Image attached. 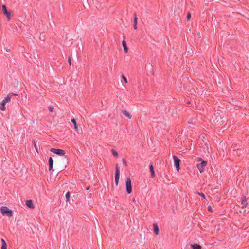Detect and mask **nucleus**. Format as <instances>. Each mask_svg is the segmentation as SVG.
Masks as SVG:
<instances>
[{"mask_svg": "<svg viewBox=\"0 0 249 249\" xmlns=\"http://www.w3.org/2000/svg\"><path fill=\"white\" fill-rule=\"evenodd\" d=\"M0 213L3 216L9 217H12L13 214L12 210L5 206H2L0 208Z\"/></svg>", "mask_w": 249, "mask_h": 249, "instance_id": "obj_1", "label": "nucleus"}, {"mask_svg": "<svg viewBox=\"0 0 249 249\" xmlns=\"http://www.w3.org/2000/svg\"><path fill=\"white\" fill-rule=\"evenodd\" d=\"M126 188L128 194L132 192V184L130 178H127L126 180Z\"/></svg>", "mask_w": 249, "mask_h": 249, "instance_id": "obj_2", "label": "nucleus"}, {"mask_svg": "<svg viewBox=\"0 0 249 249\" xmlns=\"http://www.w3.org/2000/svg\"><path fill=\"white\" fill-rule=\"evenodd\" d=\"M50 151L60 156H63L65 154V152L63 149L51 148Z\"/></svg>", "mask_w": 249, "mask_h": 249, "instance_id": "obj_3", "label": "nucleus"}, {"mask_svg": "<svg viewBox=\"0 0 249 249\" xmlns=\"http://www.w3.org/2000/svg\"><path fill=\"white\" fill-rule=\"evenodd\" d=\"M120 178V170L118 165H116L115 175V180L116 186L118 185L119 180Z\"/></svg>", "mask_w": 249, "mask_h": 249, "instance_id": "obj_4", "label": "nucleus"}, {"mask_svg": "<svg viewBox=\"0 0 249 249\" xmlns=\"http://www.w3.org/2000/svg\"><path fill=\"white\" fill-rule=\"evenodd\" d=\"M207 164V161H202L199 164L197 165V167L199 170L200 172L202 173L204 171V168L206 166Z\"/></svg>", "mask_w": 249, "mask_h": 249, "instance_id": "obj_5", "label": "nucleus"}, {"mask_svg": "<svg viewBox=\"0 0 249 249\" xmlns=\"http://www.w3.org/2000/svg\"><path fill=\"white\" fill-rule=\"evenodd\" d=\"M2 11L3 14L6 16L8 20H10L11 18V12H9L7 10L6 7L5 5H3L2 6Z\"/></svg>", "mask_w": 249, "mask_h": 249, "instance_id": "obj_6", "label": "nucleus"}, {"mask_svg": "<svg viewBox=\"0 0 249 249\" xmlns=\"http://www.w3.org/2000/svg\"><path fill=\"white\" fill-rule=\"evenodd\" d=\"M173 159L174 160V163L175 165L176 166V169L177 171H179V162H180V160L176 156H173Z\"/></svg>", "mask_w": 249, "mask_h": 249, "instance_id": "obj_7", "label": "nucleus"}, {"mask_svg": "<svg viewBox=\"0 0 249 249\" xmlns=\"http://www.w3.org/2000/svg\"><path fill=\"white\" fill-rule=\"evenodd\" d=\"M122 45H123V47L124 48V51L125 53H127L128 52V48L127 46V44H126V42L125 41V36H124V40L122 42Z\"/></svg>", "mask_w": 249, "mask_h": 249, "instance_id": "obj_8", "label": "nucleus"}, {"mask_svg": "<svg viewBox=\"0 0 249 249\" xmlns=\"http://www.w3.org/2000/svg\"><path fill=\"white\" fill-rule=\"evenodd\" d=\"M122 113L126 117H127L129 119H131L132 118V115L131 114L129 113L127 111H126V110H124L122 111Z\"/></svg>", "mask_w": 249, "mask_h": 249, "instance_id": "obj_9", "label": "nucleus"}, {"mask_svg": "<svg viewBox=\"0 0 249 249\" xmlns=\"http://www.w3.org/2000/svg\"><path fill=\"white\" fill-rule=\"evenodd\" d=\"M26 205L30 208H34V205L33 203V202L31 200H27L26 202Z\"/></svg>", "mask_w": 249, "mask_h": 249, "instance_id": "obj_10", "label": "nucleus"}, {"mask_svg": "<svg viewBox=\"0 0 249 249\" xmlns=\"http://www.w3.org/2000/svg\"><path fill=\"white\" fill-rule=\"evenodd\" d=\"M153 230L155 233L156 235H158L159 234V228L158 225L156 223L153 224Z\"/></svg>", "mask_w": 249, "mask_h": 249, "instance_id": "obj_11", "label": "nucleus"}, {"mask_svg": "<svg viewBox=\"0 0 249 249\" xmlns=\"http://www.w3.org/2000/svg\"><path fill=\"white\" fill-rule=\"evenodd\" d=\"M137 17L136 14H134V28L135 30H137Z\"/></svg>", "mask_w": 249, "mask_h": 249, "instance_id": "obj_12", "label": "nucleus"}, {"mask_svg": "<svg viewBox=\"0 0 249 249\" xmlns=\"http://www.w3.org/2000/svg\"><path fill=\"white\" fill-rule=\"evenodd\" d=\"M53 160L52 157H50L49 159V170H51L53 168Z\"/></svg>", "mask_w": 249, "mask_h": 249, "instance_id": "obj_13", "label": "nucleus"}, {"mask_svg": "<svg viewBox=\"0 0 249 249\" xmlns=\"http://www.w3.org/2000/svg\"><path fill=\"white\" fill-rule=\"evenodd\" d=\"M149 169H150V171L151 172V177L152 178H154L155 177V172H154V168H153V166L152 165H151L149 167Z\"/></svg>", "mask_w": 249, "mask_h": 249, "instance_id": "obj_14", "label": "nucleus"}, {"mask_svg": "<svg viewBox=\"0 0 249 249\" xmlns=\"http://www.w3.org/2000/svg\"><path fill=\"white\" fill-rule=\"evenodd\" d=\"M191 247L193 249H201V247L198 244H191Z\"/></svg>", "mask_w": 249, "mask_h": 249, "instance_id": "obj_15", "label": "nucleus"}, {"mask_svg": "<svg viewBox=\"0 0 249 249\" xmlns=\"http://www.w3.org/2000/svg\"><path fill=\"white\" fill-rule=\"evenodd\" d=\"M11 94H9L7 96V97L2 101L3 102H4L5 103H6L10 101L11 100Z\"/></svg>", "mask_w": 249, "mask_h": 249, "instance_id": "obj_16", "label": "nucleus"}, {"mask_svg": "<svg viewBox=\"0 0 249 249\" xmlns=\"http://www.w3.org/2000/svg\"><path fill=\"white\" fill-rule=\"evenodd\" d=\"M71 122L74 124V129L76 131H78V127H77V124H76V120L75 119H72L71 120Z\"/></svg>", "mask_w": 249, "mask_h": 249, "instance_id": "obj_17", "label": "nucleus"}, {"mask_svg": "<svg viewBox=\"0 0 249 249\" xmlns=\"http://www.w3.org/2000/svg\"><path fill=\"white\" fill-rule=\"evenodd\" d=\"M241 204H242L243 207H244L247 205V200L245 198H242Z\"/></svg>", "mask_w": 249, "mask_h": 249, "instance_id": "obj_18", "label": "nucleus"}, {"mask_svg": "<svg viewBox=\"0 0 249 249\" xmlns=\"http://www.w3.org/2000/svg\"><path fill=\"white\" fill-rule=\"evenodd\" d=\"M5 104L6 103H5L3 101H2L1 104V106H0V110H2V111H4L5 110Z\"/></svg>", "mask_w": 249, "mask_h": 249, "instance_id": "obj_19", "label": "nucleus"}, {"mask_svg": "<svg viewBox=\"0 0 249 249\" xmlns=\"http://www.w3.org/2000/svg\"><path fill=\"white\" fill-rule=\"evenodd\" d=\"M70 193L69 192H68L65 195V197L66 198V201L69 202L70 201Z\"/></svg>", "mask_w": 249, "mask_h": 249, "instance_id": "obj_20", "label": "nucleus"}, {"mask_svg": "<svg viewBox=\"0 0 249 249\" xmlns=\"http://www.w3.org/2000/svg\"><path fill=\"white\" fill-rule=\"evenodd\" d=\"M111 152L114 156L116 157H117L118 156V152L115 149H112Z\"/></svg>", "mask_w": 249, "mask_h": 249, "instance_id": "obj_21", "label": "nucleus"}, {"mask_svg": "<svg viewBox=\"0 0 249 249\" xmlns=\"http://www.w3.org/2000/svg\"><path fill=\"white\" fill-rule=\"evenodd\" d=\"M53 109H54V108H53V106H49V107H48V110H49V111H50V112H53Z\"/></svg>", "mask_w": 249, "mask_h": 249, "instance_id": "obj_22", "label": "nucleus"}, {"mask_svg": "<svg viewBox=\"0 0 249 249\" xmlns=\"http://www.w3.org/2000/svg\"><path fill=\"white\" fill-rule=\"evenodd\" d=\"M197 194L198 195H199L200 196H201V197L203 198V199H205V195L203 193H199V192H197Z\"/></svg>", "mask_w": 249, "mask_h": 249, "instance_id": "obj_23", "label": "nucleus"}, {"mask_svg": "<svg viewBox=\"0 0 249 249\" xmlns=\"http://www.w3.org/2000/svg\"><path fill=\"white\" fill-rule=\"evenodd\" d=\"M122 78L124 79L125 83H127L128 82L127 78L124 76H122Z\"/></svg>", "mask_w": 249, "mask_h": 249, "instance_id": "obj_24", "label": "nucleus"}, {"mask_svg": "<svg viewBox=\"0 0 249 249\" xmlns=\"http://www.w3.org/2000/svg\"><path fill=\"white\" fill-rule=\"evenodd\" d=\"M1 249H7V244L2 245Z\"/></svg>", "mask_w": 249, "mask_h": 249, "instance_id": "obj_25", "label": "nucleus"}, {"mask_svg": "<svg viewBox=\"0 0 249 249\" xmlns=\"http://www.w3.org/2000/svg\"><path fill=\"white\" fill-rule=\"evenodd\" d=\"M191 15L190 13H188L187 15V18L188 20H189L191 18Z\"/></svg>", "mask_w": 249, "mask_h": 249, "instance_id": "obj_26", "label": "nucleus"}, {"mask_svg": "<svg viewBox=\"0 0 249 249\" xmlns=\"http://www.w3.org/2000/svg\"><path fill=\"white\" fill-rule=\"evenodd\" d=\"M123 163H124V164L125 166H127V164L126 161V160H125L124 159H123Z\"/></svg>", "mask_w": 249, "mask_h": 249, "instance_id": "obj_27", "label": "nucleus"}, {"mask_svg": "<svg viewBox=\"0 0 249 249\" xmlns=\"http://www.w3.org/2000/svg\"><path fill=\"white\" fill-rule=\"evenodd\" d=\"M1 243H2V245H6V244L5 241H4V240L2 238L1 239Z\"/></svg>", "mask_w": 249, "mask_h": 249, "instance_id": "obj_28", "label": "nucleus"}, {"mask_svg": "<svg viewBox=\"0 0 249 249\" xmlns=\"http://www.w3.org/2000/svg\"><path fill=\"white\" fill-rule=\"evenodd\" d=\"M34 146H35V148H36V151L37 152H38V150H37V146H36V142H34Z\"/></svg>", "mask_w": 249, "mask_h": 249, "instance_id": "obj_29", "label": "nucleus"}, {"mask_svg": "<svg viewBox=\"0 0 249 249\" xmlns=\"http://www.w3.org/2000/svg\"><path fill=\"white\" fill-rule=\"evenodd\" d=\"M197 162H201L202 161H203L202 160V159H201V158H198L197 160Z\"/></svg>", "mask_w": 249, "mask_h": 249, "instance_id": "obj_30", "label": "nucleus"}, {"mask_svg": "<svg viewBox=\"0 0 249 249\" xmlns=\"http://www.w3.org/2000/svg\"><path fill=\"white\" fill-rule=\"evenodd\" d=\"M68 62H69V64L71 65V59L70 57H69Z\"/></svg>", "mask_w": 249, "mask_h": 249, "instance_id": "obj_31", "label": "nucleus"}, {"mask_svg": "<svg viewBox=\"0 0 249 249\" xmlns=\"http://www.w3.org/2000/svg\"><path fill=\"white\" fill-rule=\"evenodd\" d=\"M208 210L209 211H212V208L210 206H209L208 207Z\"/></svg>", "mask_w": 249, "mask_h": 249, "instance_id": "obj_32", "label": "nucleus"}, {"mask_svg": "<svg viewBox=\"0 0 249 249\" xmlns=\"http://www.w3.org/2000/svg\"><path fill=\"white\" fill-rule=\"evenodd\" d=\"M11 94V96L12 95H15V96H17L18 94H15V93H10Z\"/></svg>", "mask_w": 249, "mask_h": 249, "instance_id": "obj_33", "label": "nucleus"}, {"mask_svg": "<svg viewBox=\"0 0 249 249\" xmlns=\"http://www.w3.org/2000/svg\"><path fill=\"white\" fill-rule=\"evenodd\" d=\"M219 121V119H217V120L215 119V120H214V121L216 122H218Z\"/></svg>", "mask_w": 249, "mask_h": 249, "instance_id": "obj_34", "label": "nucleus"}, {"mask_svg": "<svg viewBox=\"0 0 249 249\" xmlns=\"http://www.w3.org/2000/svg\"><path fill=\"white\" fill-rule=\"evenodd\" d=\"M90 188V187L89 186H88V187L86 188V190H89Z\"/></svg>", "mask_w": 249, "mask_h": 249, "instance_id": "obj_35", "label": "nucleus"}, {"mask_svg": "<svg viewBox=\"0 0 249 249\" xmlns=\"http://www.w3.org/2000/svg\"><path fill=\"white\" fill-rule=\"evenodd\" d=\"M198 35L199 37L200 38V37H201V36H200V33H198Z\"/></svg>", "mask_w": 249, "mask_h": 249, "instance_id": "obj_36", "label": "nucleus"}, {"mask_svg": "<svg viewBox=\"0 0 249 249\" xmlns=\"http://www.w3.org/2000/svg\"><path fill=\"white\" fill-rule=\"evenodd\" d=\"M133 201L134 202H135V199L134 198H133Z\"/></svg>", "mask_w": 249, "mask_h": 249, "instance_id": "obj_37", "label": "nucleus"}]
</instances>
